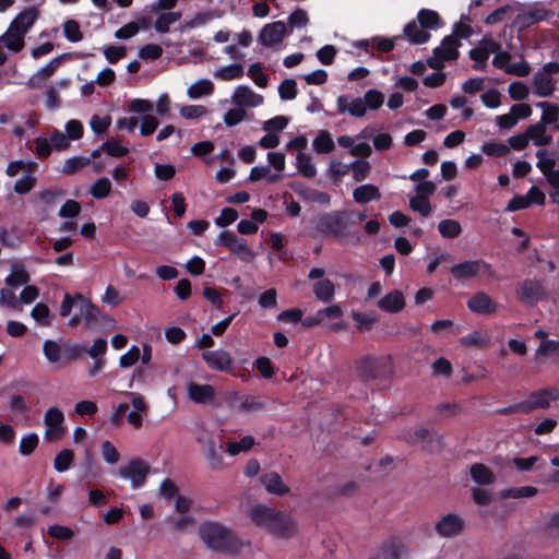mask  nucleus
I'll return each mask as SVG.
<instances>
[{
    "instance_id": "obj_45",
    "label": "nucleus",
    "mask_w": 559,
    "mask_h": 559,
    "mask_svg": "<svg viewBox=\"0 0 559 559\" xmlns=\"http://www.w3.org/2000/svg\"><path fill=\"white\" fill-rule=\"evenodd\" d=\"M214 91V84L207 80H199L188 88V95L190 98H200L204 95H210Z\"/></svg>"
},
{
    "instance_id": "obj_50",
    "label": "nucleus",
    "mask_w": 559,
    "mask_h": 559,
    "mask_svg": "<svg viewBox=\"0 0 559 559\" xmlns=\"http://www.w3.org/2000/svg\"><path fill=\"white\" fill-rule=\"evenodd\" d=\"M536 357H549L555 356L559 359V341L546 340L542 341L536 352Z\"/></svg>"
},
{
    "instance_id": "obj_39",
    "label": "nucleus",
    "mask_w": 559,
    "mask_h": 559,
    "mask_svg": "<svg viewBox=\"0 0 559 559\" xmlns=\"http://www.w3.org/2000/svg\"><path fill=\"white\" fill-rule=\"evenodd\" d=\"M180 19L181 12L179 11L160 13L154 23V28L159 34H166L169 32L170 25Z\"/></svg>"
},
{
    "instance_id": "obj_30",
    "label": "nucleus",
    "mask_w": 559,
    "mask_h": 559,
    "mask_svg": "<svg viewBox=\"0 0 559 559\" xmlns=\"http://www.w3.org/2000/svg\"><path fill=\"white\" fill-rule=\"evenodd\" d=\"M353 198L355 202L365 204L373 200H380L381 193L377 186L367 183L357 187L353 192Z\"/></svg>"
},
{
    "instance_id": "obj_51",
    "label": "nucleus",
    "mask_w": 559,
    "mask_h": 559,
    "mask_svg": "<svg viewBox=\"0 0 559 559\" xmlns=\"http://www.w3.org/2000/svg\"><path fill=\"white\" fill-rule=\"evenodd\" d=\"M349 167L353 171V178L357 182L364 181L369 176L371 170L369 162L364 159L354 160Z\"/></svg>"
},
{
    "instance_id": "obj_19",
    "label": "nucleus",
    "mask_w": 559,
    "mask_h": 559,
    "mask_svg": "<svg viewBox=\"0 0 559 559\" xmlns=\"http://www.w3.org/2000/svg\"><path fill=\"white\" fill-rule=\"evenodd\" d=\"M468 309L477 314H491L498 309L497 302L486 293L478 292L467 301Z\"/></svg>"
},
{
    "instance_id": "obj_59",
    "label": "nucleus",
    "mask_w": 559,
    "mask_h": 559,
    "mask_svg": "<svg viewBox=\"0 0 559 559\" xmlns=\"http://www.w3.org/2000/svg\"><path fill=\"white\" fill-rule=\"evenodd\" d=\"M289 122L285 116H275L263 123V130L266 132L275 133L283 131Z\"/></svg>"
},
{
    "instance_id": "obj_47",
    "label": "nucleus",
    "mask_w": 559,
    "mask_h": 559,
    "mask_svg": "<svg viewBox=\"0 0 559 559\" xmlns=\"http://www.w3.org/2000/svg\"><path fill=\"white\" fill-rule=\"evenodd\" d=\"M438 230L444 238H455L462 233V227L457 221L448 218L439 223Z\"/></svg>"
},
{
    "instance_id": "obj_5",
    "label": "nucleus",
    "mask_w": 559,
    "mask_h": 559,
    "mask_svg": "<svg viewBox=\"0 0 559 559\" xmlns=\"http://www.w3.org/2000/svg\"><path fill=\"white\" fill-rule=\"evenodd\" d=\"M352 212L343 210L332 211L319 215L316 219V230L323 237L344 239L352 236L348 225V215Z\"/></svg>"
},
{
    "instance_id": "obj_13",
    "label": "nucleus",
    "mask_w": 559,
    "mask_h": 559,
    "mask_svg": "<svg viewBox=\"0 0 559 559\" xmlns=\"http://www.w3.org/2000/svg\"><path fill=\"white\" fill-rule=\"evenodd\" d=\"M63 413L57 407H49L44 415V424L46 426L45 438L47 440H57L63 436L64 428Z\"/></svg>"
},
{
    "instance_id": "obj_22",
    "label": "nucleus",
    "mask_w": 559,
    "mask_h": 559,
    "mask_svg": "<svg viewBox=\"0 0 559 559\" xmlns=\"http://www.w3.org/2000/svg\"><path fill=\"white\" fill-rule=\"evenodd\" d=\"M377 306L384 312L399 313L405 308V298L401 290L394 289L382 297Z\"/></svg>"
},
{
    "instance_id": "obj_17",
    "label": "nucleus",
    "mask_w": 559,
    "mask_h": 559,
    "mask_svg": "<svg viewBox=\"0 0 559 559\" xmlns=\"http://www.w3.org/2000/svg\"><path fill=\"white\" fill-rule=\"evenodd\" d=\"M203 453L211 469L221 471L225 468L223 445L216 443L213 438L210 437L204 440Z\"/></svg>"
},
{
    "instance_id": "obj_53",
    "label": "nucleus",
    "mask_w": 559,
    "mask_h": 559,
    "mask_svg": "<svg viewBox=\"0 0 559 559\" xmlns=\"http://www.w3.org/2000/svg\"><path fill=\"white\" fill-rule=\"evenodd\" d=\"M63 34L64 37L71 43H78L83 38L80 24L75 20H68L64 22Z\"/></svg>"
},
{
    "instance_id": "obj_46",
    "label": "nucleus",
    "mask_w": 559,
    "mask_h": 559,
    "mask_svg": "<svg viewBox=\"0 0 559 559\" xmlns=\"http://www.w3.org/2000/svg\"><path fill=\"white\" fill-rule=\"evenodd\" d=\"M74 461V453L70 449L61 450L55 457L53 467L57 472L63 473L68 471Z\"/></svg>"
},
{
    "instance_id": "obj_1",
    "label": "nucleus",
    "mask_w": 559,
    "mask_h": 559,
    "mask_svg": "<svg viewBox=\"0 0 559 559\" xmlns=\"http://www.w3.org/2000/svg\"><path fill=\"white\" fill-rule=\"evenodd\" d=\"M249 518L257 526L280 538H290L297 531L296 522L289 513L264 504L253 506L249 510Z\"/></svg>"
},
{
    "instance_id": "obj_4",
    "label": "nucleus",
    "mask_w": 559,
    "mask_h": 559,
    "mask_svg": "<svg viewBox=\"0 0 559 559\" xmlns=\"http://www.w3.org/2000/svg\"><path fill=\"white\" fill-rule=\"evenodd\" d=\"M444 25L439 13L431 9H420L417 21L408 22L403 29L404 36L413 45H421L429 41V31H437Z\"/></svg>"
},
{
    "instance_id": "obj_10",
    "label": "nucleus",
    "mask_w": 559,
    "mask_h": 559,
    "mask_svg": "<svg viewBox=\"0 0 559 559\" xmlns=\"http://www.w3.org/2000/svg\"><path fill=\"white\" fill-rule=\"evenodd\" d=\"M465 521L456 513L443 515L435 525V531L442 538H454L465 531Z\"/></svg>"
},
{
    "instance_id": "obj_49",
    "label": "nucleus",
    "mask_w": 559,
    "mask_h": 559,
    "mask_svg": "<svg viewBox=\"0 0 559 559\" xmlns=\"http://www.w3.org/2000/svg\"><path fill=\"white\" fill-rule=\"evenodd\" d=\"M297 168L298 171L305 178H313L317 174L316 166L311 162V157L304 153H298L297 155Z\"/></svg>"
},
{
    "instance_id": "obj_33",
    "label": "nucleus",
    "mask_w": 559,
    "mask_h": 559,
    "mask_svg": "<svg viewBox=\"0 0 559 559\" xmlns=\"http://www.w3.org/2000/svg\"><path fill=\"white\" fill-rule=\"evenodd\" d=\"M0 41L4 43V46L13 52H20L24 48V35L17 31H11V27L0 37Z\"/></svg>"
},
{
    "instance_id": "obj_12",
    "label": "nucleus",
    "mask_w": 559,
    "mask_h": 559,
    "mask_svg": "<svg viewBox=\"0 0 559 559\" xmlns=\"http://www.w3.org/2000/svg\"><path fill=\"white\" fill-rule=\"evenodd\" d=\"M548 151L546 150H538L536 152V157L538 158V162L536 163L537 168L540 170V173L545 176L547 182L550 187L554 189H559V170L555 169L556 167V159Z\"/></svg>"
},
{
    "instance_id": "obj_35",
    "label": "nucleus",
    "mask_w": 559,
    "mask_h": 559,
    "mask_svg": "<svg viewBox=\"0 0 559 559\" xmlns=\"http://www.w3.org/2000/svg\"><path fill=\"white\" fill-rule=\"evenodd\" d=\"M536 107L543 109L540 121L538 123L543 126L552 124L558 121L559 118V106L546 100L536 104Z\"/></svg>"
},
{
    "instance_id": "obj_6",
    "label": "nucleus",
    "mask_w": 559,
    "mask_h": 559,
    "mask_svg": "<svg viewBox=\"0 0 559 559\" xmlns=\"http://www.w3.org/2000/svg\"><path fill=\"white\" fill-rule=\"evenodd\" d=\"M358 378L367 383L371 380L386 379L391 373V366L388 359L373 355H366L356 361Z\"/></svg>"
},
{
    "instance_id": "obj_61",
    "label": "nucleus",
    "mask_w": 559,
    "mask_h": 559,
    "mask_svg": "<svg viewBox=\"0 0 559 559\" xmlns=\"http://www.w3.org/2000/svg\"><path fill=\"white\" fill-rule=\"evenodd\" d=\"M246 115L245 108L236 106L224 115V122L227 127H235L245 119Z\"/></svg>"
},
{
    "instance_id": "obj_18",
    "label": "nucleus",
    "mask_w": 559,
    "mask_h": 559,
    "mask_svg": "<svg viewBox=\"0 0 559 559\" xmlns=\"http://www.w3.org/2000/svg\"><path fill=\"white\" fill-rule=\"evenodd\" d=\"M202 358L212 370L230 373L233 359L226 350H207L202 354Z\"/></svg>"
},
{
    "instance_id": "obj_55",
    "label": "nucleus",
    "mask_w": 559,
    "mask_h": 559,
    "mask_svg": "<svg viewBox=\"0 0 559 559\" xmlns=\"http://www.w3.org/2000/svg\"><path fill=\"white\" fill-rule=\"evenodd\" d=\"M362 100L367 109L377 110L383 105L384 95L378 90H369L365 93Z\"/></svg>"
},
{
    "instance_id": "obj_54",
    "label": "nucleus",
    "mask_w": 559,
    "mask_h": 559,
    "mask_svg": "<svg viewBox=\"0 0 559 559\" xmlns=\"http://www.w3.org/2000/svg\"><path fill=\"white\" fill-rule=\"evenodd\" d=\"M230 252L243 262H250L255 257V253L248 247L247 240L243 238H239L238 242L230 249Z\"/></svg>"
},
{
    "instance_id": "obj_14",
    "label": "nucleus",
    "mask_w": 559,
    "mask_h": 559,
    "mask_svg": "<svg viewBox=\"0 0 559 559\" xmlns=\"http://www.w3.org/2000/svg\"><path fill=\"white\" fill-rule=\"evenodd\" d=\"M544 287L537 280L526 278L519 288V299L522 304L532 307L536 305L544 296Z\"/></svg>"
},
{
    "instance_id": "obj_3",
    "label": "nucleus",
    "mask_w": 559,
    "mask_h": 559,
    "mask_svg": "<svg viewBox=\"0 0 559 559\" xmlns=\"http://www.w3.org/2000/svg\"><path fill=\"white\" fill-rule=\"evenodd\" d=\"M199 534L205 545L218 552H236L240 543L236 534L218 522H203Z\"/></svg>"
},
{
    "instance_id": "obj_32",
    "label": "nucleus",
    "mask_w": 559,
    "mask_h": 559,
    "mask_svg": "<svg viewBox=\"0 0 559 559\" xmlns=\"http://www.w3.org/2000/svg\"><path fill=\"white\" fill-rule=\"evenodd\" d=\"M245 74V70L241 63H233L221 67L214 73V78L221 81H233L241 79Z\"/></svg>"
},
{
    "instance_id": "obj_27",
    "label": "nucleus",
    "mask_w": 559,
    "mask_h": 559,
    "mask_svg": "<svg viewBox=\"0 0 559 559\" xmlns=\"http://www.w3.org/2000/svg\"><path fill=\"white\" fill-rule=\"evenodd\" d=\"M530 397L533 401V404H535L536 409L547 408L551 402L559 400V390L555 388H548L533 391L530 394Z\"/></svg>"
},
{
    "instance_id": "obj_37",
    "label": "nucleus",
    "mask_w": 559,
    "mask_h": 559,
    "mask_svg": "<svg viewBox=\"0 0 559 559\" xmlns=\"http://www.w3.org/2000/svg\"><path fill=\"white\" fill-rule=\"evenodd\" d=\"M313 294L319 300L323 302L331 301L335 294V287L333 282L329 278L318 281L313 285Z\"/></svg>"
},
{
    "instance_id": "obj_7",
    "label": "nucleus",
    "mask_w": 559,
    "mask_h": 559,
    "mask_svg": "<svg viewBox=\"0 0 559 559\" xmlns=\"http://www.w3.org/2000/svg\"><path fill=\"white\" fill-rule=\"evenodd\" d=\"M461 43L454 36H444L441 45L432 50V56L427 59V66L433 70H442L444 61L456 60L460 56Z\"/></svg>"
},
{
    "instance_id": "obj_23",
    "label": "nucleus",
    "mask_w": 559,
    "mask_h": 559,
    "mask_svg": "<svg viewBox=\"0 0 559 559\" xmlns=\"http://www.w3.org/2000/svg\"><path fill=\"white\" fill-rule=\"evenodd\" d=\"M188 396L194 403L209 404L215 397V389L211 384L190 382L188 384Z\"/></svg>"
},
{
    "instance_id": "obj_44",
    "label": "nucleus",
    "mask_w": 559,
    "mask_h": 559,
    "mask_svg": "<svg viewBox=\"0 0 559 559\" xmlns=\"http://www.w3.org/2000/svg\"><path fill=\"white\" fill-rule=\"evenodd\" d=\"M91 164V158L85 156H73L66 159L62 166V174L70 176L76 174L82 168L88 166Z\"/></svg>"
},
{
    "instance_id": "obj_52",
    "label": "nucleus",
    "mask_w": 559,
    "mask_h": 559,
    "mask_svg": "<svg viewBox=\"0 0 559 559\" xmlns=\"http://www.w3.org/2000/svg\"><path fill=\"white\" fill-rule=\"evenodd\" d=\"M249 78L261 88L267 86L269 76L263 72L262 64L260 62L252 63L248 69Z\"/></svg>"
},
{
    "instance_id": "obj_29",
    "label": "nucleus",
    "mask_w": 559,
    "mask_h": 559,
    "mask_svg": "<svg viewBox=\"0 0 559 559\" xmlns=\"http://www.w3.org/2000/svg\"><path fill=\"white\" fill-rule=\"evenodd\" d=\"M472 479L481 486L492 485L496 481L493 472L481 463H475L471 466Z\"/></svg>"
},
{
    "instance_id": "obj_36",
    "label": "nucleus",
    "mask_w": 559,
    "mask_h": 559,
    "mask_svg": "<svg viewBox=\"0 0 559 559\" xmlns=\"http://www.w3.org/2000/svg\"><path fill=\"white\" fill-rule=\"evenodd\" d=\"M352 318L357 324V329L360 332H368L372 329V325L378 322L379 317L374 311L359 312L352 311Z\"/></svg>"
},
{
    "instance_id": "obj_21",
    "label": "nucleus",
    "mask_w": 559,
    "mask_h": 559,
    "mask_svg": "<svg viewBox=\"0 0 559 559\" xmlns=\"http://www.w3.org/2000/svg\"><path fill=\"white\" fill-rule=\"evenodd\" d=\"M39 16V11L35 7L27 8L19 13L10 23L11 31H17L25 34L31 29Z\"/></svg>"
},
{
    "instance_id": "obj_8",
    "label": "nucleus",
    "mask_w": 559,
    "mask_h": 559,
    "mask_svg": "<svg viewBox=\"0 0 559 559\" xmlns=\"http://www.w3.org/2000/svg\"><path fill=\"white\" fill-rule=\"evenodd\" d=\"M559 73V62L550 61L545 63L533 75L534 94L538 97H549L554 94L556 87L552 74Z\"/></svg>"
},
{
    "instance_id": "obj_62",
    "label": "nucleus",
    "mask_w": 559,
    "mask_h": 559,
    "mask_svg": "<svg viewBox=\"0 0 559 559\" xmlns=\"http://www.w3.org/2000/svg\"><path fill=\"white\" fill-rule=\"evenodd\" d=\"M481 151L488 156L502 157L509 153V146L498 142H487L481 146Z\"/></svg>"
},
{
    "instance_id": "obj_26",
    "label": "nucleus",
    "mask_w": 559,
    "mask_h": 559,
    "mask_svg": "<svg viewBox=\"0 0 559 559\" xmlns=\"http://www.w3.org/2000/svg\"><path fill=\"white\" fill-rule=\"evenodd\" d=\"M69 55L68 53H63L61 56H58L53 59H51L46 66H44L43 68H40L37 73H35L28 81V85L31 87H36L38 86V83L45 79H48L50 78L55 72L56 70L58 69V67L60 66L61 63V60L67 58Z\"/></svg>"
},
{
    "instance_id": "obj_16",
    "label": "nucleus",
    "mask_w": 559,
    "mask_h": 559,
    "mask_svg": "<svg viewBox=\"0 0 559 559\" xmlns=\"http://www.w3.org/2000/svg\"><path fill=\"white\" fill-rule=\"evenodd\" d=\"M285 34L286 26L284 22L276 21L262 27L258 40L264 47H273L283 41Z\"/></svg>"
},
{
    "instance_id": "obj_20",
    "label": "nucleus",
    "mask_w": 559,
    "mask_h": 559,
    "mask_svg": "<svg viewBox=\"0 0 559 559\" xmlns=\"http://www.w3.org/2000/svg\"><path fill=\"white\" fill-rule=\"evenodd\" d=\"M263 96L260 94L254 93L252 90H250L248 86L239 85L236 87L231 102L238 106V107H258L263 104Z\"/></svg>"
},
{
    "instance_id": "obj_56",
    "label": "nucleus",
    "mask_w": 559,
    "mask_h": 559,
    "mask_svg": "<svg viewBox=\"0 0 559 559\" xmlns=\"http://www.w3.org/2000/svg\"><path fill=\"white\" fill-rule=\"evenodd\" d=\"M39 438L35 432L24 436L20 441L19 451L23 456L31 455L37 448Z\"/></svg>"
},
{
    "instance_id": "obj_41",
    "label": "nucleus",
    "mask_w": 559,
    "mask_h": 559,
    "mask_svg": "<svg viewBox=\"0 0 559 559\" xmlns=\"http://www.w3.org/2000/svg\"><path fill=\"white\" fill-rule=\"evenodd\" d=\"M253 445L254 438L252 436H245L239 441H227L226 451L229 455L235 456L241 452L249 451Z\"/></svg>"
},
{
    "instance_id": "obj_24",
    "label": "nucleus",
    "mask_w": 559,
    "mask_h": 559,
    "mask_svg": "<svg viewBox=\"0 0 559 559\" xmlns=\"http://www.w3.org/2000/svg\"><path fill=\"white\" fill-rule=\"evenodd\" d=\"M260 481L269 493L284 496L289 492V487L284 484L281 475L276 472L264 473L261 475Z\"/></svg>"
},
{
    "instance_id": "obj_31",
    "label": "nucleus",
    "mask_w": 559,
    "mask_h": 559,
    "mask_svg": "<svg viewBox=\"0 0 559 559\" xmlns=\"http://www.w3.org/2000/svg\"><path fill=\"white\" fill-rule=\"evenodd\" d=\"M31 281L28 272L22 264L14 263L12 265L11 273L5 277L4 283L7 286L17 288L21 285H25Z\"/></svg>"
},
{
    "instance_id": "obj_48",
    "label": "nucleus",
    "mask_w": 559,
    "mask_h": 559,
    "mask_svg": "<svg viewBox=\"0 0 559 559\" xmlns=\"http://www.w3.org/2000/svg\"><path fill=\"white\" fill-rule=\"evenodd\" d=\"M111 191V182L108 178H98L91 187L90 192L94 199H105Z\"/></svg>"
},
{
    "instance_id": "obj_2",
    "label": "nucleus",
    "mask_w": 559,
    "mask_h": 559,
    "mask_svg": "<svg viewBox=\"0 0 559 559\" xmlns=\"http://www.w3.org/2000/svg\"><path fill=\"white\" fill-rule=\"evenodd\" d=\"M73 307H75L82 316L86 329L96 328L109 320L107 314L103 313L96 305L81 293H75L74 295L66 293L63 295L59 311L60 317H69Z\"/></svg>"
},
{
    "instance_id": "obj_28",
    "label": "nucleus",
    "mask_w": 559,
    "mask_h": 559,
    "mask_svg": "<svg viewBox=\"0 0 559 559\" xmlns=\"http://www.w3.org/2000/svg\"><path fill=\"white\" fill-rule=\"evenodd\" d=\"M406 552L404 545L397 539L384 543L374 559H401Z\"/></svg>"
},
{
    "instance_id": "obj_25",
    "label": "nucleus",
    "mask_w": 559,
    "mask_h": 559,
    "mask_svg": "<svg viewBox=\"0 0 559 559\" xmlns=\"http://www.w3.org/2000/svg\"><path fill=\"white\" fill-rule=\"evenodd\" d=\"M548 11L545 9H531L528 11L519 13L514 19V25L520 29H525L534 24L547 19Z\"/></svg>"
},
{
    "instance_id": "obj_34",
    "label": "nucleus",
    "mask_w": 559,
    "mask_h": 559,
    "mask_svg": "<svg viewBox=\"0 0 559 559\" xmlns=\"http://www.w3.org/2000/svg\"><path fill=\"white\" fill-rule=\"evenodd\" d=\"M527 133L530 136V140L533 141L534 145L537 146H545L551 143L552 136L546 134V126H543L540 123H534L527 127Z\"/></svg>"
},
{
    "instance_id": "obj_42",
    "label": "nucleus",
    "mask_w": 559,
    "mask_h": 559,
    "mask_svg": "<svg viewBox=\"0 0 559 559\" xmlns=\"http://www.w3.org/2000/svg\"><path fill=\"white\" fill-rule=\"evenodd\" d=\"M313 148L319 154H328L335 148V144L328 131H320L313 140Z\"/></svg>"
},
{
    "instance_id": "obj_15",
    "label": "nucleus",
    "mask_w": 559,
    "mask_h": 559,
    "mask_svg": "<svg viewBox=\"0 0 559 559\" xmlns=\"http://www.w3.org/2000/svg\"><path fill=\"white\" fill-rule=\"evenodd\" d=\"M226 403L229 407H236L241 412H260L265 409L266 405L253 395H241L237 391L229 392L226 396Z\"/></svg>"
},
{
    "instance_id": "obj_43",
    "label": "nucleus",
    "mask_w": 559,
    "mask_h": 559,
    "mask_svg": "<svg viewBox=\"0 0 559 559\" xmlns=\"http://www.w3.org/2000/svg\"><path fill=\"white\" fill-rule=\"evenodd\" d=\"M490 340L487 335L483 334L479 331H473L465 336L460 338V344L462 346H476L479 348H486L489 346Z\"/></svg>"
},
{
    "instance_id": "obj_11",
    "label": "nucleus",
    "mask_w": 559,
    "mask_h": 559,
    "mask_svg": "<svg viewBox=\"0 0 559 559\" xmlns=\"http://www.w3.org/2000/svg\"><path fill=\"white\" fill-rule=\"evenodd\" d=\"M480 271L488 275H492V269L489 263L484 260H469L455 264L450 272L457 281L468 280L476 276Z\"/></svg>"
},
{
    "instance_id": "obj_63",
    "label": "nucleus",
    "mask_w": 559,
    "mask_h": 559,
    "mask_svg": "<svg viewBox=\"0 0 559 559\" xmlns=\"http://www.w3.org/2000/svg\"><path fill=\"white\" fill-rule=\"evenodd\" d=\"M48 534L50 537L58 540H69L74 536L72 528L59 524H53L48 527Z\"/></svg>"
},
{
    "instance_id": "obj_57",
    "label": "nucleus",
    "mask_w": 559,
    "mask_h": 559,
    "mask_svg": "<svg viewBox=\"0 0 559 559\" xmlns=\"http://www.w3.org/2000/svg\"><path fill=\"white\" fill-rule=\"evenodd\" d=\"M278 94L283 100H292L297 96V84L294 79H285L278 86Z\"/></svg>"
},
{
    "instance_id": "obj_58",
    "label": "nucleus",
    "mask_w": 559,
    "mask_h": 559,
    "mask_svg": "<svg viewBox=\"0 0 559 559\" xmlns=\"http://www.w3.org/2000/svg\"><path fill=\"white\" fill-rule=\"evenodd\" d=\"M44 355L49 362H57L61 358V347L60 345L52 341L46 340L43 345Z\"/></svg>"
},
{
    "instance_id": "obj_60",
    "label": "nucleus",
    "mask_w": 559,
    "mask_h": 559,
    "mask_svg": "<svg viewBox=\"0 0 559 559\" xmlns=\"http://www.w3.org/2000/svg\"><path fill=\"white\" fill-rule=\"evenodd\" d=\"M508 92L510 98L518 102L526 99L530 94L527 85L520 81L512 82L509 85Z\"/></svg>"
},
{
    "instance_id": "obj_9",
    "label": "nucleus",
    "mask_w": 559,
    "mask_h": 559,
    "mask_svg": "<svg viewBox=\"0 0 559 559\" xmlns=\"http://www.w3.org/2000/svg\"><path fill=\"white\" fill-rule=\"evenodd\" d=\"M150 473L148 464L142 459H133L127 465L120 466L117 475L123 479H130L133 488H140L144 485Z\"/></svg>"
},
{
    "instance_id": "obj_40",
    "label": "nucleus",
    "mask_w": 559,
    "mask_h": 559,
    "mask_svg": "<svg viewBox=\"0 0 559 559\" xmlns=\"http://www.w3.org/2000/svg\"><path fill=\"white\" fill-rule=\"evenodd\" d=\"M538 492V489L533 486L523 487H511L500 491V497L503 499H520L534 497Z\"/></svg>"
},
{
    "instance_id": "obj_38",
    "label": "nucleus",
    "mask_w": 559,
    "mask_h": 559,
    "mask_svg": "<svg viewBox=\"0 0 559 559\" xmlns=\"http://www.w3.org/2000/svg\"><path fill=\"white\" fill-rule=\"evenodd\" d=\"M31 317L41 326H50L55 314L51 313L49 307L44 302L36 304L32 311Z\"/></svg>"
},
{
    "instance_id": "obj_64",
    "label": "nucleus",
    "mask_w": 559,
    "mask_h": 559,
    "mask_svg": "<svg viewBox=\"0 0 559 559\" xmlns=\"http://www.w3.org/2000/svg\"><path fill=\"white\" fill-rule=\"evenodd\" d=\"M82 210L80 202L75 200H67L60 207L58 215L63 218H74Z\"/></svg>"
}]
</instances>
